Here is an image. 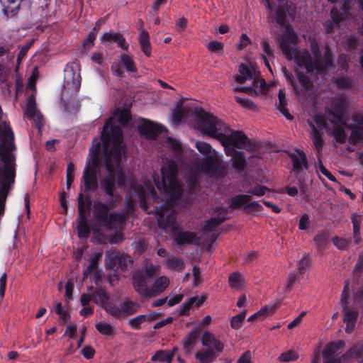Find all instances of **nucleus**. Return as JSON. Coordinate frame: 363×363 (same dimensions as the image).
<instances>
[{
    "instance_id": "obj_28",
    "label": "nucleus",
    "mask_w": 363,
    "mask_h": 363,
    "mask_svg": "<svg viewBox=\"0 0 363 363\" xmlns=\"http://www.w3.org/2000/svg\"><path fill=\"white\" fill-rule=\"evenodd\" d=\"M169 279L166 276H161L155 279L152 286L154 297L162 293L169 286Z\"/></svg>"
},
{
    "instance_id": "obj_52",
    "label": "nucleus",
    "mask_w": 363,
    "mask_h": 363,
    "mask_svg": "<svg viewBox=\"0 0 363 363\" xmlns=\"http://www.w3.org/2000/svg\"><path fill=\"white\" fill-rule=\"evenodd\" d=\"M103 308L106 311L107 313L114 317L119 318L122 316L121 306L118 307L115 304L107 303L106 305H105Z\"/></svg>"
},
{
    "instance_id": "obj_53",
    "label": "nucleus",
    "mask_w": 363,
    "mask_h": 363,
    "mask_svg": "<svg viewBox=\"0 0 363 363\" xmlns=\"http://www.w3.org/2000/svg\"><path fill=\"white\" fill-rule=\"evenodd\" d=\"M146 315H139L130 319L128 321V324L132 328L135 330H139L140 328V325L145 321H146Z\"/></svg>"
},
{
    "instance_id": "obj_50",
    "label": "nucleus",
    "mask_w": 363,
    "mask_h": 363,
    "mask_svg": "<svg viewBox=\"0 0 363 363\" xmlns=\"http://www.w3.org/2000/svg\"><path fill=\"white\" fill-rule=\"evenodd\" d=\"M328 236L326 231H320L314 237L313 241L318 247H322L326 245Z\"/></svg>"
},
{
    "instance_id": "obj_56",
    "label": "nucleus",
    "mask_w": 363,
    "mask_h": 363,
    "mask_svg": "<svg viewBox=\"0 0 363 363\" xmlns=\"http://www.w3.org/2000/svg\"><path fill=\"white\" fill-rule=\"evenodd\" d=\"M279 307V305H275L272 307L265 306L262 308L260 311L255 313V314L252 315L248 318V321H252L255 318H257L258 317H260L262 315H265L268 311L274 312L277 308Z\"/></svg>"
},
{
    "instance_id": "obj_29",
    "label": "nucleus",
    "mask_w": 363,
    "mask_h": 363,
    "mask_svg": "<svg viewBox=\"0 0 363 363\" xmlns=\"http://www.w3.org/2000/svg\"><path fill=\"white\" fill-rule=\"evenodd\" d=\"M353 228V238L356 244H359L362 241L360 229L362 223V216L354 213L351 216Z\"/></svg>"
},
{
    "instance_id": "obj_59",
    "label": "nucleus",
    "mask_w": 363,
    "mask_h": 363,
    "mask_svg": "<svg viewBox=\"0 0 363 363\" xmlns=\"http://www.w3.org/2000/svg\"><path fill=\"white\" fill-rule=\"evenodd\" d=\"M311 264L310 257L308 256H303L298 263V271L300 274L306 272V269Z\"/></svg>"
},
{
    "instance_id": "obj_7",
    "label": "nucleus",
    "mask_w": 363,
    "mask_h": 363,
    "mask_svg": "<svg viewBox=\"0 0 363 363\" xmlns=\"http://www.w3.org/2000/svg\"><path fill=\"white\" fill-rule=\"evenodd\" d=\"M100 147V143L97 142L90 149L91 160L86 166L82 179L84 185V191H94L98 186L96 168L99 164Z\"/></svg>"
},
{
    "instance_id": "obj_21",
    "label": "nucleus",
    "mask_w": 363,
    "mask_h": 363,
    "mask_svg": "<svg viewBox=\"0 0 363 363\" xmlns=\"http://www.w3.org/2000/svg\"><path fill=\"white\" fill-rule=\"evenodd\" d=\"M23 0H0L3 10L7 17L16 16L20 10Z\"/></svg>"
},
{
    "instance_id": "obj_61",
    "label": "nucleus",
    "mask_w": 363,
    "mask_h": 363,
    "mask_svg": "<svg viewBox=\"0 0 363 363\" xmlns=\"http://www.w3.org/2000/svg\"><path fill=\"white\" fill-rule=\"evenodd\" d=\"M333 134L336 141L340 143H345L346 140V134L341 127H337L333 129Z\"/></svg>"
},
{
    "instance_id": "obj_31",
    "label": "nucleus",
    "mask_w": 363,
    "mask_h": 363,
    "mask_svg": "<svg viewBox=\"0 0 363 363\" xmlns=\"http://www.w3.org/2000/svg\"><path fill=\"white\" fill-rule=\"evenodd\" d=\"M352 357L355 358L359 363H363V347L360 345H355L342 356L344 360Z\"/></svg>"
},
{
    "instance_id": "obj_49",
    "label": "nucleus",
    "mask_w": 363,
    "mask_h": 363,
    "mask_svg": "<svg viewBox=\"0 0 363 363\" xmlns=\"http://www.w3.org/2000/svg\"><path fill=\"white\" fill-rule=\"evenodd\" d=\"M115 117L117 118V121L122 125L128 123L131 120L130 113L125 110L116 111L115 112Z\"/></svg>"
},
{
    "instance_id": "obj_24",
    "label": "nucleus",
    "mask_w": 363,
    "mask_h": 363,
    "mask_svg": "<svg viewBox=\"0 0 363 363\" xmlns=\"http://www.w3.org/2000/svg\"><path fill=\"white\" fill-rule=\"evenodd\" d=\"M139 30L140 35L138 40L141 48V50L147 57H150L152 48L150 42L149 33L147 31L143 29V21H141V26Z\"/></svg>"
},
{
    "instance_id": "obj_33",
    "label": "nucleus",
    "mask_w": 363,
    "mask_h": 363,
    "mask_svg": "<svg viewBox=\"0 0 363 363\" xmlns=\"http://www.w3.org/2000/svg\"><path fill=\"white\" fill-rule=\"evenodd\" d=\"M244 281L243 276L238 272L230 274L228 277L230 287L235 289H240L243 286Z\"/></svg>"
},
{
    "instance_id": "obj_8",
    "label": "nucleus",
    "mask_w": 363,
    "mask_h": 363,
    "mask_svg": "<svg viewBox=\"0 0 363 363\" xmlns=\"http://www.w3.org/2000/svg\"><path fill=\"white\" fill-rule=\"evenodd\" d=\"M219 141L222 145H232L250 152L256 149V145L250 141L244 132L231 130L229 126H228V130L223 132Z\"/></svg>"
},
{
    "instance_id": "obj_12",
    "label": "nucleus",
    "mask_w": 363,
    "mask_h": 363,
    "mask_svg": "<svg viewBox=\"0 0 363 363\" xmlns=\"http://www.w3.org/2000/svg\"><path fill=\"white\" fill-rule=\"evenodd\" d=\"M89 204L86 205L82 193L78 196L77 235L79 238H87L90 235V228L87 223L86 211Z\"/></svg>"
},
{
    "instance_id": "obj_1",
    "label": "nucleus",
    "mask_w": 363,
    "mask_h": 363,
    "mask_svg": "<svg viewBox=\"0 0 363 363\" xmlns=\"http://www.w3.org/2000/svg\"><path fill=\"white\" fill-rule=\"evenodd\" d=\"M298 37L289 26L286 27L284 36L279 42V48L288 60H294L296 64V78L286 67L281 71L286 80L293 88L298 98L311 94L313 84L306 74H324L328 68L333 66V56L328 45L325 46L323 56L321 57L319 45L314 37H309L311 50L315 60L313 61L309 52L305 49L297 50L293 46L297 44Z\"/></svg>"
},
{
    "instance_id": "obj_51",
    "label": "nucleus",
    "mask_w": 363,
    "mask_h": 363,
    "mask_svg": "<svg viewBox=\"0 0 363 363\" xmlns=\"http://www.w3.org/2000/svg\"><path fill=\"white\" fill-rule=\"evenodd\" d=\"M312 140L318 153L320 152L323 145V141L318 130L313 128Z\"/></svg>"
},
{
    "instance_id": "obj_62",
    "label": "nucleus",
    "mask_w": 363,
    "mask_h": 363,
    "mask_svg": "<svg viewBox=\"0 0 363 363\" xmlns=\"http://www.w3.org/2000/svg\"><path fill=\"white\" fill-rule=\"evenodd\" d=\"M75 169L74 164L72 162L69 163L67 167V188L69 189L74 181V172Z\"/></svg>"
},
{
    "instance_id": "obj_44",
    "label": "nucleus",
    "mask_w": 363,
    "mask_h": 363,
    "mask_svg": "<svg viewBox=\"0 0 363 363\" xmlns=\"http://www.w3.org/2000/svg\"><path fill=\"white\" fill-rule=\"evenodd\" d=\"M151 361L161 362H165L166 363H172L170 357L169 356L167 351L162 350L157 351L151 357Z\"/></svg>"
},
{
    "instance_id": "obj_26",
    "label": "nucleus",
    "mask_w": 363,
    "mask_h": 363,
    "mask_svg": "<svg viewBox=\"0 0 363 363\" xmlns=\"http://www.w3.org/2000/svg\"><path fill=\"white\" fill-rule=\"evenodd\" d=\"M344 3L341 7V11H339L336 8H333L330 11L332 20L335 22H340L346 18L350 10L351 0H343Z\"/></svg>"
},
{
    "instance_id": "obj_36",
    "label": "nucleus",
    "mask_w": 363,
    "mask_h": 363,
    "mask_svg": "<svg viewBox=\"0 0 363 363\" xmlns=\"http://www.w3.org/2000/svg\"><path fill=\"white\" fill-rule=\"evenodd\" d=\"M215 160L216 155H208V157H205L201 161L198 168L201 172L207 174L211 170L215 163Z\"/></svg>"
},
{
    "instance_id": "obj_55",
    "label": "nucleus",
    "mask_w": 363,
    "mask_h": 363,
    "mask_svg": "<svg viewBox=\"0 0 363 363\" xmlns=\"http://www.w3.org/2000/svg\"><path fill=\"white\" fill-rule=\"evenodd\" d=\"M332 241L333 244L341 250H346L350 243V240L340 238L338 236H335L333 238Z\"/></svg>"
},
{
    "instance_id": "obj_40",
    "label": "nucleus",
    "mask_w": 363,
    "mask_h": 363,
    "mask_svg": "<svg viewBox=\"0 0 363 363\" xmlns=\"http://www.w3.org/2000/svg\"><path fill=\"white\" fill-rule=\"evenodd\" d=\"M120 61L125 69L129 72H136L137 68L133 59L126 54H122L120 57Z\"/></svg>"
},
{
    "instance_id": "obj_42",
    "label": "nucleus",
    "mask_w": 363,
    "mask_h": 363,
    "mask_svg": "<svg viewBox=\"0 0 363 363\" xmlns=\"http://www.w3.org/2000/svg\"><path fill=\"white\" fill-rule=\"evenodd\" d=\"M196 147L201 153L204 155L205 157H208V155H215L214 150H212L211 145L207 143L197 141L196 143Z\"/></svg>"
},
{
    "instance_id": "obj_17",
    "label": "nucleus",
    "mask_w": 363,
    "mask_h": 363,
    "mask_svg": "<svg viewBox=\"0 0 363 363\" xmlns=\"http://www.w3.org/2000/svg\"><path fill=\"white\" fill-rule=\"evenodd\" d=\"M199 331L197 328L192 330L189 332L182 340V350L184 353L191 354V352L196 345Z\"/></svg>"
},
{
    "instance_id": "obj_34",
    "label": "nucleus",
    "mask_w": 363,
    "mask_h": 363,
    "mask_svg": "<svg viewBox=\"0 0 363 363\" xmlns=\"http://www.w3.org/2000/svg\"><path fill=\"white\" fill-rule=\"evenodd\" d=\"M92 294L93 300L95 303L100 305L102 308L106 305L108 301L109 296L102 289H97Z\"/></svg>"
},
{
    "instance_id": "obj_18",
    "label": "nucleus",
    "mask_w": 363,
    "mask_h": 363,
    "mask_svg": "<svg viewBox=\"0 0 363 363\" xmlns=\"http://www.w3.org/2000/svg\"><path fill=\"white\" fill-rule=\"evenodd\" d=\"M201 343L204 347H213L218 352H222L223 344L210 331H205L201 337Z\"/></svg>"
},
{
    "instance_id": "obj_57",
    "label": "nucleus",
    "mask_w": 363,
    "mask_h": 363,
    "mask_svg": "<svg viewBox=\"0 0 363 363\" xmlns=\"http://www.w3.org/2000/svg\"><path fill=\"white\" fill-rule=\"evenodd\" d=\"M235 101L238 103L241 106L250 109L255 110L256 108V105L253 103L252 101L247 98H242L240 96H235Z\"/></svg>"
},
{
    "instance_id": "obj_64",
    "label": "nucleus",
    "mask_w": 363,
    "mask_h": 363,
    "mask_svg": "<svg viewBox=\"0 0 363 363\" xmlns=\"http://www.w3.org/2000/svg\"><path fill=\"white\" fill-rule=\"evenodd\" d=\"M124 209L121 211L127 218L134 211V203L131 198H126Z\"/></svg>"
},
{
    "instance_id": "obj_37",
    "label": "nucleus",
    "mask_w": 363,
    "mask_h": 363,
    "mask_svg": "<svg viewBox=\"0 0 363 363\" xmlns=\"http://www.w3.org/2000/svg\"><path fill=\"white\" fill-rule=\"evenodd\" d=\"M250 201V195L239 194L231 199L230 208L233 209L238 208L242 205H246Z\"/></svg>"
},
{
    "instance_id": "obj_39",
    "label": "nucleus",
    "mask_w": 363,
    "mask_h": 363,
    "mask_svg": "<svg viewBox=\"0 0 363 363\" xmlns=\"http://www.w3.org/2000/svg\"><path fill=\"white\" fill-rule=\"evenodd\" d=\"M37 112L35 99V96L32 95L28 99L24 113L26 116L30 120L35 119V115H36Z\"/></svg>"
},
{
    "instance_id": "obj_47",
    "label": "nucleus",
    "mask_w": 363,
    "mask_h": 363,
    "mask_svg": "<svg viewBox=\"0 0 363 363\" xmlns=\"http://www.w3.org/2000/svg\"><path fill=\"white\" fill-rule=\"evenodd\" d=\"M246 316V312L243 311L238 315L232 317L230 320V326L235 330L240 329L244 322Z\"/></svg>"
},
{
    "instance_id": "obj_2",
    "label": "nucleus",
    "mask_w": 363,
    "mask_h": 363,
    "mask_svg": "<svg viewBox=\"0 0 363 363\" xmlns=\"http://www.w3.org/2000/svg\"><path fill=\"white\" fill-rule=\"evenodd\" d=\"M112 122V118L106 121L101 134L105 167L108 174L100 180L101 191L111 199L116 185L119 187L125 186L126 181V177L121 165L125 148L123 143V131L119 125L113 124Z\"/></svg>"
},
{
    "instance_id": "obj_45",
    "label": "nucleus",
    "mask_w": 363,
    "mask_h": 363,
    "mask_svg": "<svg viewBox=\"0 0 363 363\" xmlns=\"http://www.w3.org/2000/svg\"><path fill=\"white\" fill-rule=\"evenodd\" d=\"M298 358V354L297 352L293 350H288L287 352L281 353L278 359L281 362H289L295 361Z\"/></svg>"
},
{
    "instance_id": "obj_43",
    "label": "nucleus",
    "mask_w": 363,
    "mask_h": 363,
    "mask_svg": "<svg viewBox=\"0 0 363 363\" xmlns=\"http://www.w3.org/2000/svg\"><path fill=\"white\" fill-rule=\"evenodd\" d=\"M349 142L352 145L363 143V129L356 128L352 130L349 138Z\"/></svg>"
},
{
    "instance_id": "obj_63",
    "label": "nucleus",
    "mask_w": 363,
    "mask_h": 363,
    "mask_svg": "<svg viewBox=\"0 0 363 363\" xmlns=\"http://www.w3.org/2000/svg\"><path fill=\"white\" fill-rule=\"evenodd\" d=\"M55 312L60 316V318L64 322H67L70 318L68 313L63 310L61 303H57L56 304Z\"/></svg>"
},
{
    "instance_id": "obj_54",
    "label": "nucleus",
    "mask_w": 363,
    "mask_h": 363,
    "mask_svg": "<svg viewBox=\"0 0 363 363\" xmlns=\"http://www.w3.org/2000/svg\"><path fill=\"white\" fill-rule=\"evenodd\" d=\"M214 353L211 350H207L206 351H199L196 353V357L201 362H207L211 360L213 358Z\"/></svg>"
},
{
    "instance_id": "obj_46",
    "label": "nucleus",
    "mask_w": 363,
    "mask_h": 363,
    "mask_svg": "<svg viewBox=\"0 0 363 363\" xmlns=\"http://www.w3.org/2000/svg\"><path fill=\"white\" fill-rule=\"evenodd\" d=\"M261 47L262 48V58L267 59H274V51L270 47L268 41L267 40L262 39L261 41Z\"/></svg>"
},
{
    "instance_id": "obj_10",
    "label": "nucleus",
    "mask_w": 363,
    "mask_h": 363,
    "mask_svg": "<svg viewBox=\"0 0 363 363\" xmlns=\"http://www.w3.org/2000/svg\"><path fill=\"white\" fill-rule=\"evenodd\" d=\"M238 74L234 78L238 84H245L250 82L252 86H259L260 90H263L266 86V82L264 79H259V73L256 69L247 64H241L239 66Z\"/></svg>"
},
{
    "instance_id": "obj_60",
    "label": "nucleus",
    "mask_w": 363,
    "mask_h": 363,
    "mask_svg": "<svg viewBox=\"0 0 363 363\" xmlns=\"http://www.w3.org/2000/svg\"><path fill=\"white\" fill-rule=\"evenodd\" d=\"M11 69L5 64L0 63V84L6 83L10 75Z\"/></svg>"
},
{
    "instance_id": "obj_32",
    "label": "nucleus",
    "mask_w": 363,
    "mask_h": 363,
    "mask_svg": "<svg viewBox=\"0 0 363 363\" xmlns=\"http://www.w3.org/2000/svg\"><path fill=\"white\" fill-rule=\"evenodd\" d=\"M101 257L102 252H98L91 257L87 267L83 272V275L84 277H87L98 268V263L101 259Z\"/></svg>"
},
{
    "instance_id": "obj_23",
    "label": "nucleus",
    "mask_w": 363,
    "mask_h": 363,
    "mask_svg": "<svg viewBox=\"0 0 363 363\" xmlns=\"http://www.w3.org/2000/svg\"><path fill=\"white\" fill-rule=\"evenodd\" d=\"M343 311L345 313L343 321L346 323L345 331L350 333L354 330L358 313L356 311L349 310L347 305L343 306Z\"/></svg>"
},
{
    "instance_id": "obj_30",
    "label": "nucleus",
    "mask_w": 363,
    "mask_h": 363,
    "mask_svg": "<svg viewBox=\"0 0 363 363\" xmlns=\"http://www.w3.org/2000/svg\"><path fill=\"white\" fill-rule=\"evenodd\" d=\"M122 316L131 315L139 311L140 304L130 301L125 300L121 303Z\"/></svg>"
},
{
    "instance_id": "obj_41",
    "label": "nucleus",
    "mask_w": 363,
    "mask_h": 363,
    "mask_svg": "<svg viewBox=\"0 0 363 363\" xmlns=\"http://www.w3.org/2000/svg\"><path fill=\"white\" fill-rule=\"evenodd\" d=\"M96 329L102 335L112 336L114 335V330L112 325L106 322H97L95 324Z\"/></svg>"
},
{
    "instance_id": "obj_38",
    "label": "nucleus",
    "mask_w": 363,
    "mask_h": 363,
    "mask_svg": "<svg viewBox=\"0 0 363 363\" xmlns=\"http://www.w3.org/2000/svg\"><path fill=\"white\" fill-rule=\"evenodd\" d=\"M167 266L169 269L177 271H182L184 269V259L180 257H168L167 260Z\"/></svg>"
},
{
    "instance_id": "obj_20",
    "label": "nucleus",
    "mask_w": 363,
    "mask_h": 363,
    "mask_svg": "<svg viewBox=\"0 0 363 363\" xmlns=\"http://www.w3.org/2000/svg\"><path fill=\"white\" fill-rule=\"evenodd\" d=\"M216 211L218 212V213L216 217L211 218V219L206 220L204 225V229L206 230H213L215 228H216L227 219V209L223 208H218Z\"/></svg>"
},
{
    "instance_id": "obj_25",
    "label": "nucleus",
    "mask_w": 363,
    "mask_h": 363,
    "mask_svg": "<svg viewBox=\"0 0 363 363\" xmlns=\"http://www.w3.org/2000/svg\"><path fill=\"white\" fill-rule=\"evenodd\" d=\"M138 130L140 133L147 139H155L160 133L158 125L152 123H147L139 125Z\"/></svg>"
},
{
    "instance_id": "obj_11",
    "label": "nucleus",
    "mask_w": 363,
    "mask_h": 363,
    "mask_svg": "<svg viewBox=\"0 0 363 363\" xmlns=\"http://www.w3.org/2000/svg\"><path fill=\"white\" fill-rule=\"evenodd\" d=\"M107 267L115 272L125 271L133 262L132 257L116 250L107 251Z\"/></svg>"
},
{
    "instance_id": "obj_48",
    "label": "nucleus",
    "mask_w": 363,
    "mask_h": 363,
    "mask_svg": "<svg viewBox=\"0 0 363 363\" xmlns=\"http://www.w3.org/2000/svg\"><path fill=\"white\" fill-rule=\"evenodd\" d=\"M285 2L286 1L282 2L281 4L279 2V7L277 9L274 16L276 22L281 26H284L285 24L286 13L284 9L281 8Z\"/></svg>"
},
{
    "instance_id": "obj_19",
    "label": "nucleus",
    "mask_w": 363,
    "mask_h": 363,
    "mask_svg": "<svg viewBox=\"0 0 363 363\" xmlns=\"http://www.w3.org/2000/svg\"><path fill=\"white\" fill-rule=\"evenodd\" d=\"M344 346L345 342L342 340L331 342L325 346L322 352L323 357L328 359L335 358L334 357L340 353V350H342Z\"/></svg>"
},
{
    "instance_id": "obj_6",
    "label": "nucleus",
    "mask_w": 363,
    "mask_h": 363,
    "mask_svg": "<svg viewBox=\"0 0 363 363\" xmlns=\"http://www.w3.org/2000/svg\"><path fill=\"white\" fill-rule=\"evenodd\" d=\"M196 121L201 131L219 141L228 125L218 117L202 108L196 109Z\"/></svg>"
},
{
    "instance_id": "obj_5",
    "label": "nucleus",
    "mask_w": 363,
    "mask_h": 363,
    "mask_svg": "<svg viewBox=\"0 0 363 363\" xmlns=\"http://www.w3.org/2000/svg\"><path fill=\"white\" fill-rule=\"evenodd\" d=\"M160 265H155L150 260H145L143 267L134 272L133 274V286L135 291L144 298L154 297L152 287L149 286L150 279L158 274Z\"/></svg>"
},
{
    "instance_id": "obj_15",
    "label": "nucleus",
    "mask_w": 363,
    "mask_h": 363,
    "mask_svg": "<svg viewBox=\"0 0 363 363\" xmlns=\"http://www.w3.org/2000/svg\"><path fill=\"white\" fill-rule=\"evenodd\" d=\"M127 218L121 212L110 213L104 228L106 230H122L125 225Z\"/></svg>"
},
{
    "instance_id": "obj_58",
    "label": "nucleus",
    "mask_w": 363,
    "mask_h": 363,
    "mask_svg": "<svg viewBox=\"0 0 363 363\" xmlns=\"http://www.w3.org/2000/svg\"><path fill=\"white\" fill-rule=\"evenodd\" d=\"M269 191V189L265 186L256 185L251 190L247 191L248 195L262 196L265 194L266 191Z\"/></svg>"
},
{
    "instance_id": "obj_22",
    "label": "nucleus",
    "mask_w": 363,
    "mask_h": 363,
    "mask_svg": "<svg viewBox=\"0 0 363 363\" xmlns=\"http://www.w3.org/2000/svg\"><path fill=\"white\" fill-rule=\"evenodd\" d=\"M102 43L105 41H113L124 50H128V45L123 35L120 33H105L101 38Z\"/></svg>"
},
{
    "instance_id": "obj_35",
    "label": "nucleus",
    "mask_w": 363,
    "mask_h": 363,
    "mask_svg": "<svg viewBox=\"0 0 363 363\" xmlns=\"http://www.w3.org/2000/svg\"><path fill=\"white\" fill-rule=\"evenodd\" d=\"M232 166L237 170L242 172L244 170L247 162L242 152H237L232 157Z\"/></svg>"
},
{
    "instance_id": "obj_27",
    "label": "nucleus",
    "mask_w": 363,
    "mask_h": 363,
    "mask_svg": "<svg viewBox=\"0 0 363 363\" xmlns=\"http://www.w3.org/2000/svg\"><path fill=\"white\" fill-rule=\"evenodd\" d=\"M279 102L277 104V109L288 120H292L293 116L286 108L287 101L286 97V92L284 89H280L278 93Z\"/></svg>"
},
{
    "instance_id": "obj_9",
    "label": "nucleus",
    "mask_w": 363,
    "mask_h": 363,
    "mask_svg": "<svg viewBox=\"0 0 363 363\" xmlns=\"http://www.w3.org/2000/svg\"><path fill=\"white\" fill-rule=\"evenodd\" d=\"M81 86V75L79 72L74 69L72 67H67L65 69L64 84L61 94V99L65 103L69 102L73 97L76 96Z\"/></svg>"
},
{
    "instance_id": "obj_13",
    "label": "nucleus",
    "mask_w": 363,
    "mask_h": 363,
    "mask_svg": "<svg viewBox=\"0 0 363 363\" xmlns=\"http://www.w3.org/2000/svg\"><path fill=\"white\" fill-rule=\"evenodd\" d=\"M117 203V200L114 199L108 201L107 203L101 201L95 203L94 206V217L97 223L103 228L109 218V209L116 208Z\"/></svg>"
},
{
    "instance_id": "obj_16",
    "label": "nucleus",
    "mask_w": 363,
    "mask_h": 363,
    "mask_svg": "<svg viewBox=\"0 0 363 363\" xmlns=\"http://www.w3.org/2000/svg\"><path fill=\"white\" fill-rule=\"evenodd\" d=\"M174 242L179 245L198 244L199 238L196 233L189 231H179L174 237Z\"/></svg>"
},
{
    "instance_id": "obj_3",
    "label": "nucleus",
    "mask_w": 363,
    "mask_h": 363,
    "mask_svg": "<svg viewBox=\"0 0 363 363\" xmlns=\"http://www.w3.org/2000/svg\"><path fill=\"white\" fill-rule=\"evenodd\" d=\"M162 180L156 183L159 191L167 192L164 205L157 207L159 227L166 232H174L177 229L174 207L182 194V186L177 179L178 167L176 162L167 160L161 169Z\"/></svg>"
},
{
    "instance_id": "obj_4",
    "label": "nucleus",
    "mask_w": 363,
    "mask_h": 363,
    "mask_svg": "<svg viewBox=\"0 0 363 363\" xmlns=\"http://www.w3.org/2000/svg\"><path fill=\"white\" fill-rule=\"evenodd\" d=\"M4 130L0 128V147L1 160L4 165L0 168V179H7L11 182L15 180V163L14 157L9 152L16 149L14 145V134L6 122L3 123Z\"/></svg>"
},
{
    "instance_id": "obj_14",
    "label": "nucleus",
    "mask_w": 363,
    "mask_h": 363,
    "mask_svg": "<svg viewBox=\"0 0 363 363\" xmlns=\"http://www.w3.org/2000/svg\"><path fill=\"white\" fill-rule=\"evenodd\" d=\"M292 161L293 172L296 177L305 174V171L308 168L306 155L303 150L296 149L294 152L289 155Z\"/></svg>"
}]
</instances>
